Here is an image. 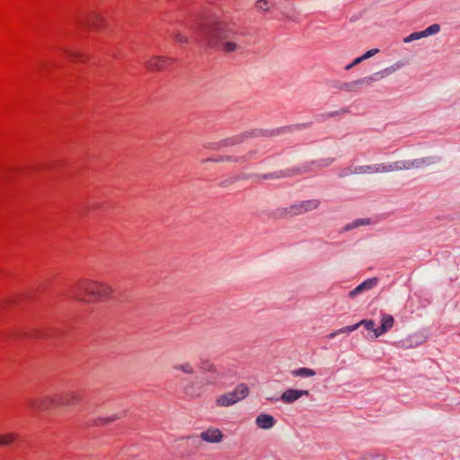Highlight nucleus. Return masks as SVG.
I'll return each mask as SVG.
<instances>
[{"instance_id": "f8f14e48", "label": "nucleus", "mask_w": 460, "mask_h": 460, "mask_svg": "<svg viewBox=\"0 0 460 460\" xmlns=\"http://www.w3.org/2000/svg\"><path fill=\"white\" fill-rule=\"evenodd\" d=\"M439 161L438 157H422V158H417L413 160H407L408 169H421L424 167L430 166L431 164H434Z\"/></svg>"}, {"instance_id": "5701e85b", "label": "nucleus", "mask_w": 460, "mask_h": 460, "mask_svg": "<svg viewBox=\"0 0 460 460\" xmlns=\"http://www.w3.org/2000/svg\"><path fill=\"white\" fill-rule=\"evenodd\" d=\"M293 376H300V377H312L315 376V371L307 367H299L291 372Z\"/></svg>"}, {"instance_id": "a19ab883", "label": "nucleus", "mask_w": 460, "mask_h": 460, "mask_svg": "<svg viewBox=\"0 0 460 460\" xmlns=\"http://www.w3.org/2000/svg\"><path fill=\"white\" fill-rule=\"evenodd\" d=\"M353 66H354V65H352V62H351L350 64H349V65H347V66H345V69H346V70H349V69H351Z\"/></svg>"}, {"instance_id": "ddd939ff", "label": "nucleus", "mask_w": 460, "mask_h": 460, "mask_svg": "<svg viewBox=\"0 0 460 460\" xmlns=\"http://www.w3.org/2000/svg\"><path fill=\"white\" fill-rule=\"evenodd\" d=\"M394 317L391 314H383L381 317V325L374 331V338H378L387 332L394 326Z\"/></svg>"}, {"instance_id": "4be33fe9", "label": "nucleus", "mask_w": 460, "mask_h": 460, "mask_svg": "<svg viewBox=\"0 0 460 460\" xmlns=\"http://www.w3.org/2000/svg\"><path fill=\"white\" fill-rule=\"evenodd\" d=\"M172 368L176 371H181L187 375H193L195 373V368L190 362L175 364L173 365Z\"/></svg>"}, {"instance_id": "473e14b6", "label": "nucleus", "mask_w": 460, "mask_h": 460, "mask_svg": "<svg viewBox=\"0 0 460 460\" xmlns=\"http://www.w3.org/2000/svg\"><path fill=\"white\" fill-rule=\"evenodd\" d=\"M358 324H359V326H364L367 330L372 331L373 332L375 330H376V328H375L376 323L373 320L364 319L358 322Z\"/></svg>"}, {"instance_id": "7ed1b4c3", "label": "nucleus", "mask_w": 460, "mask_h": 460, "mask_svg": "<svg viewBox=\"0 0 460 460\" xmlns=\"http://www.w3.org/2000/svg\"><path fill=\"white\" fill-rule=\"evenodd\" d=\"M112 288L103 282L84 279L74 289L75 298L77 300L95 302L110 297Z\"/></svg>"}, {"instance_id": "c756f323", "label": "nucleus", "mask_w": 460, "mask_h": 460, "mask_svg": "<svg viewBox=\"0 0 460 460\" xmlns=\"http://www.w3.org/2000/svg\"><path fill=\"white\" fill-rule=\"evenodd\" d=\"M272 3L270 0H257L255 6L258 10L267 12L270 9Z\"/></svg>"}, {"instance_id": "e433bc0d", "label": "nucleus", "mask_w": 460, "mask_h": 460, "mask_svg": "<svg viewBox=\"0 0 460 460\" xmlns=\"http://www.w3.org/2000/svg\"><path fill=\"white\" fill-rule=\"evenodd\" d=\"M379 52V49H369L367 50V52H365L361 58H363V60H366V59H368L372 57H374L376 54H377Z\"/></svg>"}, {"instance_id": "dca6fc26", "label": "nucleus", "mask_w": 460, "mask_h": 460, "mask_svg": "<svg viewBox=\"0 0 460 460\" xmlns=\"http://www.w3.org/2000/svg\"><path fill=\"white\" fill-rule=\"evenodd\" d=\"M255 423L260 429H270L274 427L276 420L270 414L262 413L257 416Z\"/></svg>"}, {"instance_id": "c85d7f7f", "label": "nucleus", "mask_w": 460, "mask_h": 460, "mask_svg": "<svg viewBox=\"0 0 460 460\" xmlns=\"http://www.w3.org/2000/svg\"><path fill=\"white\" fill-rule=\"evenodd\" d=\"M245 159L244 158H236V159H233L232 157L230 156H218L217 158H209V159H204L201 161V164H205L207 162H225V161H235V162H239V161H244Z\"/></svg>"}, {"instance_id": "4c0bfd02", "label": "nucleus", "mask_w": 460, "mask_h": 460, "mask_svg": "<svg viewBox=\"0 0 460 460\" xmlns=\"http://www.w3.org/2000/svg\"><path fill=\"white\" fill-rule=\"evenodd\" d=\"M68 57L71 58L73 60H80L82 58V55L78 52L72 51V50H65Z\"/></svg>"}, {"instance_id": "1a4fd4ad", "label": "nucleus", "mask_w": 460, "mask_h": 460, "mask_svg": "<svg viewBox=\"0 0 460 460\" xmlns=\"http://www.w3.org/2000/svg\"><path fill=\"white\" fill-rule=\"evenodd\" d=\"M402 66H403L402 63L397 62V63L393 64L392 66H390L388 67H385V68H384V69H382L380 71L373 73L372 75H368V77L371 80V83L373 84L375 82L380 81V80L389 76L393 73H394L397 70H399Z\"/></svg>"}, {"instance_id": "f704fd0d", "label": "nucleus", "mask_w": 460, "mask_h": 460, "mask_svg": "<svg viewBox=\"0 0 460 460\" xmlns=\"http://www.w3.org/2000/svg\"><path fill=\"white\" fill-rule=\"evenodd\" d=\"M173 39L180 44L188 43L189 38L181 32H174L172 34Z\"/></svg>"}, {"instance_id": "ea45409f", "label": "nucleus", "mask_w": 460, "mask_h": 460, "mask_svg": "<svg viewBox=\"0 0 460 460\" xmlns=\"http://www.w3.org/2000/svg\"><path fill=\"white\" fill-rule=\"evenodd\" d=\"M362 61H364V60H363V58H361V56H360V57H358V58H355V59L352 61V65L357 66V65L360 64Z\"/></svg>"}, {"instance_id": "9d476101", "label": "nucleus", "mask_w": 460, "mask_h": 460, "mask_svg": "<svg viewBox=\"0 0 460 460\" xmlns=\"http://www.w3.org/2000/svg\"><path fill=\"white\" fill-rule=\"evenodd\" d=\"M309 391L298 389H288L280 396V400L285 403H293L302 396H308Z\"/></svg>"}, {"instance_id": "6e6552de", "label": "nucleus", "mask_w": 460, "mask_h": 460, "mask_svg": "<svg viewBox=\"0 0 460 460\" xmlns=\"http://www.w3.org/2000/svg\"><path fill=\"white\" fill-rule=\"evenodd\" d=\"M249 136H258V134H257V132H247L245 134H243V135H240V136H236V137H232V138L225 139V140H223L221 142H218V143L206 144L205 147L212 149V150H220L224 146H234V145H236L238 143H241V142H243L244 137H247Z\"/></svg>"}, {"instance_id": "412c9836", "label": "nucleus", "mask_w": 460, "mask_h": 460, "mask_svg": "<svg viewBox=\"0 0 460 460\" xmlns=\"http://www.w3.org/2000/svg\"><path fill=\"white\" fill-rule=\"evenodd\" d=\"M299 172L298 171H291V170H288V171H279V172H270V173H266V174H263L261 176L262 179L264 180H276V179H280V178H284V177H288V176H291L293 174H296L298 173Z\"/></svg>"}, {"instance_id": "423d86ee", "label": "nucleus", "mask_w": 460, "mask_h": 460, "mask_svg": "<svg viewBox=\"0 0 460 460\" xmlns=\"http://www.w3.org/2000/svg\"><path fill=\"white\" fill-rule=\"evenodd\" d=\"M384 173L383 163L369 165H355L344 168L341 171L339 176L341 178L349 176L351 174H374Z\"/></svg>"}, {"instance_id": "2f4dec72", "label": "nucleus", "mask_w": 460, "mask_h": 460, "mask_svg": "<svg viewBox=\"0 0 460 460\" xmlns=\"http://www.w3.org/2000/svg\"><path fill=\"white\" fill-rule=\"evenodd\" d=\"M385 457L383 455L378 453H366L362 456L361 460H384Z\"/></svg>"}, {"instance_id": "bb28decb", "label": "nucleus", "mask_w": 460, "mask_h": 460, "mask_svg": "<svg viewBox=\"0 0 460 460\" xmlns=\"http://www.w3.org/2000/svg\"><path fill=\"white\" fill-rule=\"evenodd\" d=\"M121 417V414L120 413H114L109 417H106V418H102V417H100L98 418L97 420H94V424L95 425H104V424H108L110 422H112L118 419H119Z\"/></svg>"}, {"instance_id": "7c9ffc66", "label": "nucleus", "mask_w": 460, "mask_h": 460, "mask_svg": "<svg viewBox=\"0 0 460 460\" xmlns=\"http://www.w3.org/2000/svg\"><path fill=\"white\" fill-rule=\"evenodd\" d=\"M440 31V26L437 23L432 24L429 27H427L425 30H423L425 37L435 35Z\"/></svg>"}, {"instance_id": "f03ea898", "label": "nucleus", "mask_w": 460, "mask_h": 460, "mask_svg": "<svg viewBox=\"0 0 460 460\" xmlns=\"http://www.w3.org/2000/svg\"><path fill=\"white\" fill-rule=\"evenodd\" d=\"M81 401V395L76 391L63 392L56 394H47L27 401V408L32 413L49 411L58 407H72Z\"/></svg>"}, {"instance_id": "0eeeda50", "label": "nucleus", "mask_w": 460, "mask_h": 460, "mask_svg": "<svg viewBox=\"0 0 460 460\" xmlns=\"http://www.w3.org/2000/svg\"><path fill=\"white\" fill-rule=\"evenodd\" d=\"M320 206V200L317 199L303 200L296 202L285 209L286 214L289 216H300L305 213L315 210Z\"/></svg>"}, {"instance_id": "aec40b11", "label": "nucleus", "mask_w": 460, "mask_h": 460, "mask_svg": "<svg viewBox=\"0 0 460 460\" xmlns=\"http://www.w3.org/2000/svg\"><path fill=\"white\" fill-rule=\"evenodd\" d=\"M375 220L369 217L358 218L348 224L344 230H352L358 227L374 226Z\"/></svg>"}, {"instance_id": "a211bd4d", "label": "nucleus", "mask_w": 460, "mask_h": 460, "mask_svg": "<svg viewBox=\"0 0 460 460\" xmlns=\"http://www.w3.org/2000/svg\"><path fill=\"white\" fill-rule=\"evenodd\" d=\"M372 84L371 80L368 76L362 77L359 79H357L355 81L347 83L343 85V89L346 91H356L357 89L363 87V86H370Z\"/></svg>"}, {"instance_id": "a878e982", "label": "nucleus", "mask_w": 460, "mask_h": 460, "mask_svg": "<svg viewBox=\"0 0 460 460\" xmlns=\"http://www.w3.org/2000/svg\"><path fill=\"white\" fill-rule=\"evenodd\" d=\"M102 21V17L100 16L97 13H93L89 19L85 22V25L93 28V29H99V22Z\"/></svg>"}, {"instance_id": "cd10ccee", "label": "nucleus", "mask_w": 460, "mask_h": 460, "mask_svg": "<svg viewBox=\"0 0 460 460\" xmlns=\"http://www.w3.org/2000/svg\"><path fill=\"white\" fill-rule=\"evenodd\" d=\"M422 38H425V34H424L423 31H415V32L411 33L409 36L405 37L403 39V42L404 43H410L411 41L418 40H420Z\"/></svg>"}, {"instance_id": "c9c22d12", "label": "nucleus", "mask_w": 460, "mask_h": 460, "mask_svg": "<svg viewBox=\"0 0 460 460\" xmlns=\"http://www.w3.org/2000/svg\"><path fill=\"white\" fill-rule=\"evenodd\" d=\"M201 368L204 371H207L208 373H212V374H216L217 373L216 366L214 364H212V363H209V362H203L202 366H201Z\"/></svg>"}, {"instance_id": "6ab92c4d", "label": "nucleus", "mask_w": 460, "mask_h": 460, "mask_svg": "<svg viewBox=\"0 0 460 460\" xmlns=\"http://www.w3.org/2000/svg\"><path fill=\"white\" fill-rule=\"evenodd\" d=\"M372 84L371 80L368 76L362 77L359 79H357L355 81L347 83L343 85V89L346 91H356L357 89L363 87V86H370Z\"/></svg>"}, {"instance_id": "9b49d317", "label": "nucleus", "mask_w": 460, "mask_h": 460, "mask_svg": "<svg viewBox=\"0 0 460 460\" xmlns=\"http://www.w3.org/2000/svg\"><path fill=\"white\" fill-rule=\"evenodd\" d=\"M223 437L222 431L216 428H209L199 434V438L208 443H219Z\"/></svg>"}, {"instance_id": "72a5a7b5", "label": "nucleus", "mask_w": 460, "mask_h": 460, "mask_svg": "<svg viewBox=\"0 0 460 460\" xmlns=\"http://www.w3.org/2000/svg\"><path fill=\"white\" fill-rule=\"evenodd\" d=\"M333 162H334V158L328 157V158L317 160V161L314 162V164H315L320 168H323V167H327V166L331 165Z\"/></svg>"}, {"instance_id": "20e7f679", "label": "nucleus", "mask_w": 460, "mask_h": 460, "mask_svg": "<svg viewBox=\"0 0 460 460\" xmlns=\"http://www.w3.org/2000/svg\"><path fill=\"white\" fill-rule=\"evenodd\" d=\"M249 392L247 385L243 383L239 384L233 391L218 395L215 400V404L219 408L230 407L245 399Z\"/></svg>"}, {"instance_id": "39448f33", "label": "nucleus", "mask_w": 460, "mask_h": 460, "mask_svg": "<svg viewBox=\"0 0 460 460\" xmlns=\"http://www.w3.org/2000/svg\"><path fill=\"white\" fill-rule=\"evenodd\" d=\"M217 383V376H203L190 381L184 386V393L190 396L198 397L202 394L205 388L214 385Z\"/></svg>"}, {"instance_id": "393cba45", "label": "nucleus", "mask_w": 460, "mask_h": 460, "mask_svg": "<svg viewBox=\"0 0 460 460\" xmlns=\"http://www.w3.org/2000/svg\"><path fill=\"white\" fill-rule=\"evenodd\" d=\"M17 438L15 433H6L4 435H0V446H9L13 444Z\"/></svg>"}, {"instance_id": "4468645a", "label": "nucleus", "mask_w": 460, "mask_h": 460, "mask_svg": "<svg viewBox=\"0 0 460 460\" xmlns=\"http://www.w3.org/2000/svg\"><path fill=\"white\" fill-rule=\"evenodd\" d=\"M172 62V59L168 57H153L146 62V66L150 70H163Z\"/></svg>"}, {"instance_id": "b1692460", "label": "nucleus", "mask_w": 460, "mask_h": 460, "mask_svg": "<svg viewBox=\"0 0 460 460\" xmlns=\"http://www.w3.org/2000/svg\"><path fill=\"white\" fill-rule=\"evenodd\" d=\"M358 327H359V324H358V323H357L353 325H349V326L341 328V329L330 333L329 338L332 339V338L336 337L338 334L352 332L356 331Z\"/></svg>"}, {"instance_id": "58836bf2", "label": "nucleus", "mask_w": 460, "mask_h": 460, "mask_svg": "<svg viewBox=\"0 0 460 460\" xmlns=\"http://www.w3.org/2000/svg\"><path fill=\"white\" fill-rule=\"evenodd\" d=\"M236 181V178H230V179H228V180H226V181H221V182L219 183V185H220L221 187H226V186H228L230 183H232V182H234V181Z\"/></svg>"}, {"instance_id": "79ce46f5", "label": "nucleus", "mask_w": 460, "mask_h": 460, "mask_svg": "<svg viewBox=\"0 0 460 460\" xmlns=\"http://www.w3.org/2000/svg\"><path fill=\"white\" fill-rule=\"evenodd\" d=\"M89 208H90V209H95V208H98V205H97V204H96V205H95V204L90 205V206H89Z\"/></svg>"}, {"instance_id": "2eb2a0df", "label": "nucleus", "mask_w": 460, "mask_h": 460, "mask_svg": "<svg viewBox=\"0 0 460 460\" xmlns=\"http://www.w3.org/2000/svg\"><path fill=\"white\" fill-rule=\"evenodd\" d=\"M376 284H377V279L376 278H372V279H366L361 284L357 286L354 289H352L349 292V297H355L356 296H358V294H360L364 290H369V289L373 288L374 287L376 286Z\"/></svg>"}, {"instance_id": "f257e3e1", "label": "nucleus", "mask_w": 460, "mask_h": 460, "mask_svg": "<svg viewBox=\"0 0 460 460\" xmlns=\"http://www.w3.org/2000/svg\"><path fill=\"white\" fill-rule=\"evenodd\" d=\"M198 40L210 48H220L224 52L231 53L239 46L230 40L235 32L231 26L215 15H206L199 18L193 26Z\"/></svg>"}, {"instance_id": "f3484780", "label": "nucleus", "mask_w": 460, "mask_h": 460, "mask_svg": "<svg viewBox=\"0 0 460 460\" xmlns=\"http://www.w3.org/2000/svg\"><path fill=\"white\" fill-rule=\"evenodd\" d=\"M408 169L407 161L399 160L394 163H383V172H392L394 171H406Z\"/></svg>"}]
</instances>
